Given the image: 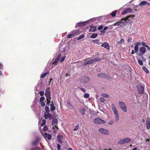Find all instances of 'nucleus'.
<instances>
[{"label":"nucleus","instance_id":"1","mask_svg":"<svg viewBox=\"0 0 150 150\" xmlns=\"http://www.w3.org/2000/svg\"><path fill=\"white\" fill-rule=\"evenodd\" d=\"M85 62L83 64V66H86L87 64H92L96 61H98L101 60L100 59L98 58H96L93 59H91L90 58H88L84 59Z\"/></svg>","mask_w":150,"mask_h":150},{"label":"nucleus","instance_id":"2","mask_svg":"<svg viewBox=\"0 0 150 150\" xmlns=\"http://www.w3.org/2000/svg\"><path fill=\"white\" fill-rule=\"evenodd\" d=\"M130 17H132V16H129L126 17L125 18H123L120 21L118 22H116L115 23V25L116 26H122L125 25L127 23L126 20L128 19V18Z\"/></svg>","mask_w":150,"mask_h":150},{"label":"nucleus","instance_id":"3","mask_svg":"<svg viewBox=\"0 0 150 150\" xmlns=\"http://www.w3.org/2000/svg\"><path fill=\"white\" fill-rule=\"evenodd\" d=\"M52 125L53 126L52 129H54V132L55 134L57 133V130L59 128L57 126V120L56 119H53L52 120Z\"/></svg>","mask_w":150,"mask_h":150},{"label":"nucleus","instance_id":"4","mask_svg":"<svg viewBox=\"0 0 150 150\" xmlns=\"http://www.w3.org/2000/svg\"><path fill=\"white\" fill-rule=\"evenodd\" d=\"M130 139L129 138H125L121 139L118 142V143L120 144H122L125 143H128L130 142Z\"/></svg>","mask_w":150,"mask_h":150},{"label":"nucleus","instance_id":"5","mask_svg":"<svg viewBox=\"0 0 150 150\" xmlns=\"http://www.w3.org/2000/svg\"><path fill=\"white\" fill-rule=\"evenodd\" d=\"M119 106L122 110L125 112L127 111V108L124 103L122 102H119Z\"/></svg>","mask_w":150,"mask_h":150},{"label":"nucleus","instance_id":"6","mask_svg":"<svg viewBox=\"0 0 150 150\" xmlns=\"http://www.w3.org/2000/svg\"><path fill=\"white\" fill-rule=\"evenodd\" d=\"M94 122L95 124H103L105 122L101 119L99 118H97L94 119Z\"/></svg>","mask_w":150,"mask_h":150},{"label":"nucleus","instance_id":"7","mask_svg":"<svg viewBox=\"0 0 150 150\" xmlns=\"http://www.w3.org/2000/svg\"><path fill=\"white\" fill-rule=\"evenodd\" d=\"M99 131L102 134L104 135H109L110 134L109 132L106 129L101 128L99 129Z\"/></svg>","mask_w":150,"mask_h":150},{"label":"nucleus","instance_id":"8","mask_svg":"<svg viewBox=\"0 0 150 150\" xmlns=\"http://www.w3.org/2000/svg\"><path fill=\"white\" fill-rule=\"evenodd\" d=\"M139 51L140 52H138L137 55L139 56H142L145 53L146 49L144 47H141L140 48Z\"/></svg>","mask_w":150,"mask_h":150},{"label":"nucleus","instance_id":"9","mask_svg":"<svg viewBox=\"0 0 150 150\" xmlns=\"http://www.w3.org/2000/svg\"><path fill=\"white\" fill-rule=\"evenodd\" d=\"M138 91L139 94H142L143 93L144 87L143 86H139L137 87Z\"/></svg>","mask_w":150,"mask_h":150},{"label":"nucleus","instance_id":"10","mask_svg":"<svg viewBox=\"0 0 150 150\" xmlns=\"http://www.w3.org/2000/svg\"><path fill=\"white\" fill-rule=\"evenodd\" d=\"M132 11V10L131 8H127L122 12V14L124 15L126 13H131Z\"/></svg>","mask_w":150,"mask_h":150},{"label":"nucleus","instance_id":"11","mask_svg":"<svg viewBox=\"0 0 150 150\" xmlns=\"http://www.w3.org/2000/svg\"><path fill=\"white\" fill-rule=\"evenodd\" d=\"M113 112L115 115L116 121L117 122L119 120V115L117 110L113 111Z\"/></svg>","mask_w":150,"mask_h":150},{"label":"nucleus","instance_id":"12","mask_svg":"<svg viewBox=\"0 0 150 150\" xmlns=\"http://www.w3.org/2000/svg\"><path fill=\"white\" fill-rule=\"evenodd\" d=\"M141 44L140 42H137L135 43V45L134 47V51L135 53H137L138 51V46Z\"/></svg>","mask_w":150,"mask_h":150},{"label":"nucleus","instance_id":"13","mask_svg":"<svg viewBox=\"0 0 150 150\" xmlns=\"http://www.w3.org/2000/svg\"><path fill=\"white\" fill-rule=\"evenodd\" d=\"M101 47H103L108 50H109L110 49L109 44L107 42H104L101 45Z\"/></svg>","mask_w":150,"mask_h":150},{"label":"nucleus","instance_id":"14","mask_svg":"<svg viewBox=\"0 0 150 150\" xmlns=\"http://www.w3.org/2000/svg\"><path fill=\"white\" fill-rule=\"evenodd\" d=\"M44 117L46 119H47L48 118L50 119H52V115L48 112H47V114H45Z\"/></svg>","mask_w":150,"mask_h":150},{"label":"nucleus","instance_id":"15","mask_svg":"<svg viewBox=\"0 0 150 150\" xmlns=\"http://www.w3.org/2000/svg\"><path fill=\"white\" fill-rule=\"evenodd\" d=\"M43 136L45 138H47L48 140H50L52 137L51 134H47V133H45L44 134H43Z\"/></svg>","mask_w":150,"mask_h":150},{"label":"nucleus","instance_id":"16","mask_svg":"<svg viewBox=\"0 0 150 150\" xmlns=\"http://www.w3.org/2000/svg\"><path fill=\"white\" fill-rule=\"evenodd\" d=\"M146 123L147 128L149 129L150 128V119L149 118H148L147 119L146 121Z\"/></svg>","mask_w":150,"mask_h":150},{"label":"nucleus","instance_id":"17","mask_svg":"<svg viewBox=\"0 0 150 150\" xmlns=\"http://www.w3.org/2000/svg\"><path fill=\"white\" fill-rule=\"evenodd\" d=\"M98 76L100 78H108L107 77V75L105 74H98Z\"/></svg>","mask_w":150,"mask_h":150},{"label":"nucleus","instance_id":"18","mask_svg":"<svg viewBox=\"0 0 150 150\" xmlns=\"http://www.w3.org/2000/svg\"><path fill=\"white\" fill-rule=\"evenodd\" d=\"M72 33L75 36L79 35L81 33V32L79 30H74L72 31Z\"/></svg>","mask_w":150,"mask_h":150},{"label":"nucleus","instance_id":"19","mask_svg":"<svg viewBox=\"0 0 150 150\" xmlns=\"http://www.w3.org/2000/svg\"><path fill=\"white\" fill-rule=\"evenodd\" d=\"M51 103H52L50 105V110L51 111H53L55 109V107L52 101L51 102Z\"/></svg>","mask_w":150,"mask_h":150},{"label":"nucleus","instance_id":"20","mask_svg":"<svg viewBox=\"0 0 150 150\" xmlns=\"http://www.w3.org/2000/svg\"><path fill=\"white\" fill-rule=\"evenodd\" d=\"M96 27L94 26H91L90 27L89 31L90 32H94L96 30Z\"/></svg>","mask_w":150,"mask_h":150},{"label":"nucleus","instance_id":"21","mask_svg":"<svg viewBox=\"0 0 150 150\" xmlns=\"http://www.w3.org/2000/svg\"><path fill=\"white\" fill-rule=\"evenodd\" d=\"M62 137L60 135H58L57 137V140L59 142L61 143L62 142Z\"/></svg>","mask_w":150,"mask_h":150},{"label":"nucleus","instance_id":"22","mask_svg":"<svg viewBox=\"0 0 150 150\" xmlns=\"http://www.w3.org/2000/svg\"><path fill=\"white\" fill-rule=\"evenodd\" d=\"M147 4V2L145 1H142L139 4V6H144L145 5Z\"/></svg>","mask_w":150,"mask_h":150},{"label":"nucleus","instance_id":"23","mask_svg":"<svg viewBox=\"0 0 150 150\" xmlns=\"http://www.w3.org/2000/svg\"><path fill=\"white\" fill-rule=\"evenodd\" d=\"M83 80H84V82H89L90 81V79L88 77H83Z\"/></svg>","mask_w":150,"mask_h":150},{"label":"nucleus","instance_id":"24","mask_svg":"<svg viewBox=\"0 0 150 150\" xmlns=\"http://www.w3.org/2000/svg\"><path fill=\"white\" fill-rule=\"evenodd\" d=\"M80 111L81 113L83 115H85V112L86 111L85 109L84 108H82L80 109Z\"/></svg>","mask_w":150,"mask_h":150},{"label":"nucleus","instance_id":"25","mask_svg":"<svg viewBox=\"0 0 150 150\" xmlns=\"http://www.w3.org/2000/svg\"><path fill=\"white\" fill-rule=\"evenodd\" d=\"M49 73V71H47L46 73L42 74L41 76L40 77L41 78H43L45 77L47 74Z\"/></svg>","mask_w":150,"mask_h":150},{"label":"nucleus","instance_id":"26","mask_svg":"<svg viewBox=\"0 0 150 150\" xmlns=\"http://www.w3.org/2000/svg\"><path fill=\"white\" fill-rule=\"evenodd\" d=\"M84 22H79V23H77V24L76 25V27H78L80 26H82L83 24H84Z\"/></svg>","mask_w":150,"mask_h":150},{"label":"nucleus","instance_id":"27","mask_svg":"<svg viewBox=\"0 0 150 150\" xmlns=\"http://www.w3.org/2000/svg\"><path fill=\"white\" fill-rule=\"evenodd\" d=\"M98 35L97 34L93 33L92 35L90 36V38H95Z\"/></svg>","mask_w":150,"mask_h":150},{"label":"nucleus","instance_id":"28","mask_svg":"<svg viewBox=\"0 0 150 150\" xmlns=\"http://www.w3.org/2000/svg\"><path fill=\"white\" fill-rule=\"evenodd\" d=\"M142 69L143 70L145 71L146 73H149V71L148 69L145 67H142Z\"/></svg>","mask_w":150,"mask_h":150},{"label":"nucleus","instance_id":"29","mask_svg":"<svg viewBox=\"0 0 150 150\" xmlns=\"http://www.w3.org/2000/svg\"><path fill=\"white\" fill-rule=\"evenodd\" d=\"M58 59H56L52 63V65H57V62L59 61Z\"/></svg>","mask_w":150,"mask_h":150},{"label":"nucleus","instance_id":"30","mask_svg":"<svg viewBox=\"0 0 150 150\" xmlns=\"http://www.w3.org/2000/svg\"><path fill=\"white\" fill-rule=\"evenodd\" d=\"M50 88H48L46 89V90L45 94H50Z\"/></svg>","mask_w":150,"mask_h":150},{"label":"nucleus","instance_id":"31","mask_svg":"<svg viewBox=\"0 0 150 150\" xmlns=\"http://www.w3.org/2000/svg\"><path fill=\"white\" fill-rule=\"evenodd\" d=\"M117 12V11L116 10H115L113 11L111 14V16L112 17H114L115 16Z\"/></svg>","mask_w":150,"mask_h":150},{"label":"nucleus","instance_id":"32","mask_svg":"<svg viewBox=\"0 0 150 150\" xmlns=\"http://www.w3.org/2000/svg\"><path fill=\"white\" fill-rule=\"evenodd\" d=\"M124 40L123 39H122L120 41L118 42V44H122L124 43Z\"/></svg>","mask_w":150,"mask_h":150},{"label":"nucleus","instance_id":"33","mask_svg":"<svg viewBox=\"0 0 150 150\" xmlns=\"http://www.w3.org/2000/svg\"><path fill=\"white\" fill-rule=\"evenodd\" d=\"M89 94L88 93H86L84 94V97L86 98H87L89 97Z\"/></svg>","mask_w":150,"mask_h":150},{"label":"nucleus","instance_id":"34","mask_svg":"<svg viewBox=\"0 0 150 150\" xmlns=\"http://www.w3.org/2000/svg\"><path fill=\"white\" fill-rule=\"evenodd\" d=\"M74 36V35L73 34V33L71 32V34H70L67 35V38H71V37L72 36L73 37Z\"/></svg>","mask_w":150,"mask_h":150},{"label":"nucleus","instance_id":"35","mask_svg":"<svg viewBox=\"0 0 150 150\" xmlns=\"http://www.w3.org/2000/svg\"><path fill=\"white\" fill-rule=\"evenodd\" d=\"M138 62L139 64L140 65H142L143 64V62L140 59L138 60Z\"/></svg>","mask_w":150,"mask_h":150},{"label":"nucleus","instance_id":"36","mask_svg":"<svg viewBox=\"0 0 150 150\" xmlns=\"http://www.w3.org/2000/svg\"><path fill=\"white\" fill-rule=\"evenodd\" d=\"M46 123V121L45 120H43L42 121V122L41 124V126H43Z\"/></svg>","mask_w":150,"mask_h":150},{"label":"nucleus","instance_id":"37","mask_svg":"<svg viewBox=\"0 0 150 150\" xmlns=\"http://www.w3.org/2000/svg\"><path fill=\"white\" fill-rule=\"evenodd\" d=\"M79 128V125H77L74 128V131H76L78 130V129Z\"/></svg>","mask_w":150,"mask_h":150},{"label":"nucleus","instance_id":"38","mask_svg":"<svg viewBox=\"0 0 150 150\" xmlns=\"http://www.w3.org/2000/svg\"><path fill=\"white\" fill-rule=\"evenodd\" d=\"M84 35H82L78 38L77 40H81V39L83 38H84Z\"/></svg>","mask_w":150,"mask_h":150},{"label":"nucleus","instance_id":"39","mask_svg":"<svg viewBox=\"0 0 150 150\" xmlns=\"http://www.w3.org/2000/svg\"><path fill=\"white\" fill-rule=\"evenodd\" d=\"M102 96L103 97H106L107 98H108L109 97V95L105 93H103L102 94Z\"/></svg>","mask_w":150,"mask_h":150},{"label":"nucleus","instance_id":"40","mask_svg":"<svg viewBox=\"0 0 150 150\" xmlns=\"http://www.w3.org/2000/svg\"><path fill=\"white\" fill-rule=\"evenodd\" d=\"M44 100H45L44 97L42 96L40 98V102H43V101Z\"/></svg>","mask_w":150,"mask_h":150},{"label":"nucleus","instance_id":"41","mask_svg":"<svg viewBox=\"0 0 150 150\" xmlns=\"http://www.w3.org/2000/svg\"><path fill=\"white\" fill-rule=\"evenodd\" d=\"M46 95L47 98H48V99H50L51 98L50 97V94H45Z\"/></svg>","mask_w":150,"mask_h":150},{"label":"nucleus","instance_id":"42","mask_svg":"<svg viewBox=\"0 0 150 150\" xmlns=\"http://www.w3.org/2000/svg\"><path fill=\"white\" fill-rule=\"evenodd\" d=\"M38 141L36 140L33 142H32V144L34 145H36L38 144Z\"/></svg>","mask_w":150,"mask_h":150},{"label":"nucleus","instance_id":"43","mask_svg":"<svg viewBox=\"0 0 150 150\" xmlns=\"http://www.w3.org/2000/svg\"><path fill=\"white\" fill-rule=\"evenodd\" d=\"M94 42L95 43H96L98 44H99L100 43L99 40H94Z\"/></svg>","mask_w":150,"mask_h":150},{"label":"nucleus","instance_id":"44","mask_svg":"<svg viewBox=\"0 0 150 150\" xmlns=\"http://www.w3.org/2000/svg\"><path fill=\"white\" fill-rule=\"evenodd\" d=\"M49 108L47 106H46L45 107V110L46 112H49Z\"/></svg>","mask_w":150,"mask_h":150},{"label":"nucleus","instance_id":"45","mask_svg":"<svg viewBox=\"0 0 150 150\" xmlns=\"http://www.w3.org/2000/svg\"><path fill=\"white\" fill-rule=\"evenodd\" d=\"M103 28V25H100L99 26L98 28V29L99 30H100Z\"/></svg>","mask_w":150,"mask_h":150},{"label":"nucleus","instance_id":"46","mask_svg":"<svg viewBox=\"0 0 150 150\" xmlns=\"http://www.w3.org/2000/svg\"><path fill=\"white\" fill-rule=\"evenodd\" d=\"M112 109H115L116 108V106L115 104H112Z\"/></svg>","mask_w":150,"mask_h":150},{"label":"nucleus","instance_id":"47","mask_svg":"<svg viewBox=\"0 0 150 150\" xmlns=\"http://www.w3.org/2000/svg\"><path fill=\"white\" fill-rule=\"evenodd\" d=\"M67 49V47H65L63 49V50L62 51V52H66V53H67V52H66V50Z\"/></svg>","mask_w":150,"mask_h":150},{"label":"nucleus","instance_id":"48","mask_svg":"<svg viewBox=\"0 0 150 150\" xmlns=\"http://www.w3.org/2000/svg\"><path fill=\"white\" fill-rule=\"evenodd\" d=\"M66 57V56H64L60 60V62H62L64 61L65 59V58Z\"/></svg>","mask_w":150,"mask_h":150},{"label":"nucleus","instance_id":"49","mask_svg":"<svg viewBox=\"0 0 150 150\" xmlns=\"http://www.w3.org/2000/svg\"><path fill=\"white\" fill-rule=\"evenodd\" d=\"M41 104V105L43 107L45 105V104L44 102H40Z\"/></svg>","mask_w":150,"mask_h":150},{"label":"nucleus","instance_id":"50","mask_svg":"<svg viewBox=\"0 0 150 150\" xmlns=\"http://www.w3.org/2000/svg\"><path fill=\"white\" fill-rule=\"evenodd\" d=\"M39 93L41 96H42L44 95V92L42 91H41Z\"/></svg>","mask_w":150,"mask_h":150},{"label":"nucleus","instance_id":"51","mask_svg":"<svg viewBox=\"0 0 150 150\" xmlns=\"http://www.w3.org/2000/svg\"><path fill=\"white\" fill-rule=\"evenodd\" d=\"M48 129V128L47 126H45L43 129V130L44 131H46Z\"/></svg>","mask_w":150,"mask_h":150},{"label":"nucleus","instance_id":"52","mask_svg":"<svg viewBox=\"0 0 150 150\" xmlns=\"http://www.w3.org/2000/svg\"><path fill=\"white\" fill-rule=\"evenodd\" d=\"M61 56H62L61 54H59L57 56V57L56 59H58V60H59V59L61 58Z\"/></svg>","mask_w":150,"mask_h":150},{"label":"nucleus","instance_id":"53","mask_svg":"<svg viewBox=\"0 0 150 150\" xmlns=\"http://www.w3.org/2000/svg\"><path fill=\"white\" fill-rule=\"evenodd\" d=\"M60 145L59 144H58L57 145V149L58 150H60Z\"/></svg>","mask_w":150,"mask_h":150},{"label":"nucleus","instance_id":"54","mask_svg":"<svg viewBox=\"0 0 150 150\" xmlns=\"http://www.w3.org/2000/svg\"><path fill=\"white\" fill-rule=\"evenodd\" d=\"M142 44L143 46L145 47H146V46L147 45L146 44V43L144 42H142Z\"/></svg>","mask_w":150,"mask_h":150},{"label":"nucleus","instance_id":"55","mask_svg":"<svg viewBox=\"0 0 150 150\" xmlns=\"http://www.w3.org/2000/svg\"><path fill=\"white\" fill-rule=\"evenodd\" d=\"M108 28V27L107 26H105L104 27L103 29L101 31V32H102L103 31H105V30H106Z\"/></svg>","mask_w":150,"mask_h":150},{"label":"nucleus","instance_id":"56","mask_svg":"<svg viewBox=\"0 0 150 150\" xmlns=\"http://www.w3.org/2000/svg\"><path fill=\"white\" fill-rule=\"evenodd\" d=\"M100 100L102 102H103L105 101L104 98L102 97H101L100 98Z\"/></svg>","mask_w":150,"mask_h":150},{"label":"nucleus","instance_id":"57","mask_svg":"<svg viewBox=\"0 0 150 150\" xmlns=\"http://www.w3.org/2000/svg\"><path fill=\"white\" fill-rule=\"evenodd\" d=\"M80 89L82 90L84 92H86V90L83 88H80Z\"/></svg>","mask_w":150,"mask_h":150},{"label":"nucleus","instance_id":"58","mask_svg":"<svg viewBox=\"0 0 150 150\" xmlns=\"http://www.w3.org/2000/svg\"><path fill=\"white\" fill-rule=\"evenodd\" d=\"M113 123V120H111L109 122V125H112Z\"/></svg>","mask_w":150,"mask_h":150},{"label":"nucleus","instance_id":"59","mask_svg":"<svg viewBox=\"0 0 150 150\" xmlns=\"http://www.w3.org/2000/svg\"><path fill=\"white\" fill-rule=\"evenodd\" d=\"M47 103L48 104H49L50 102V99H48V98H47Z\"/></svg>","mask_w":150,"mask_h":150},{"label":"nucleus","instance_id":"60","mask_svg":"<svg viewBox=\"0 0 150 150\" xmlns=\"http://www.w3.org/2000/svg\"><path fill=\"white\" fill-rule=\"evenodd\" d=\"M3 68V65L0 62V69H1Z\"/></svg>","mask_w":150,"mask_h":150},{"label":"nucleus","instance_id":"61","mask_svg":"<svg viewBox=\"0 0 150 150\" xmlns=\"http://www.w3.org/2000/svg\"><path fill=\"white\" fill-rule=\"evenodd\" d=\"M132 40V39L131 38H129L128 40V42H130Z\"/></svg>","mask_w":150,"mask_h":150},{"label":"nucleus","instance_id":"62","mask_svg":"<svg viewBox=\"0 0 150 150\" xmlns=\"http://www.w3.org/2000/svg\"><path fill=\"white\" fill-rule=\"evenodd\" d=\"M142 60L143 61H144L145 60V59L144 58V57H142Z\"/></svg>","mask_w":150,"mask_h":150},{"label":"nucleus","instance_id":"63","mask_svg":"<svg viewBox=\"0 0 150 150\" xmlns=\"http://www.w3.org/2000/svg\"><path fill=\"white\" fill-rule=\"evenodd\" d=\"M135 52V51H134V50H132V52H131V53H132V54H134Z\"/></svg>","mask_w":150,"mask_h":150},{"label":"nucleus","instance_id":"64","mask_svg":"<svg viewBox=\"0 0 150 150\" xmlns=\"http://www.w3.org/2000/svg\"><path fill=\"white\" fill-rule=\"evenodd\" d=\"M137 147H135L133 148L132 150H137Z\"/></svg>","mask_w":150,"mask_h":150}]
</instances>
